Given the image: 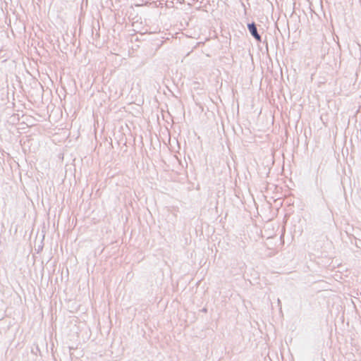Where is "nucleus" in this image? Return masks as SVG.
<instances>
[{
    "label": "nucleus",
    "mask_w": 361,
    "mask_h": 361,
    "mask_svg": "<svg viewBox=\"0 0 361 361\" xmlns=\"http://www.w3.org/2000/svg\"><path fill=\"white\" fill-rule=\"evenodd\" d=\"M247 28L251 35L258 42H261V36L259 35L257 26L255 23H251L247 25Z\"/></svg>",
    "instance_id": "f257e3e1"
}]
</instances>
